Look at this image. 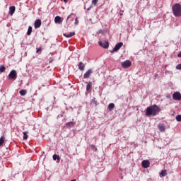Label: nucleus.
<instances>
[{"instance_id":"obj_1","label":"nucleus","mask_w":181,"mask_h":181,"mask_svg":"<svg viewBox=\"0 0 181 181\" xmlns=\"http://www.w3.org/2000/svg\"><path fill=\"white\" fill-rule=\"evenodd\" d=\"M160 112V107H159L156 105H153L148 107L146 110V117H156Z\"/></svg>"},{"instance_id":"obj_2","label":"nucleus","mask_w":181,"mask_h":181,"mask_svg":"<svg viewBox=\"0 0 181 181\" xmlns=\"http://www.w3.org/2000/svg\"><path fill=\"white\" fill-rule=\"evenodd\" d=\"M172 11L174 16L179 18L181 16V6L179 4H175L172 7Z\"/></svg>"},{"instance_id":"obj_3","label":"nucleus","mask_w":181,"mask_h":181,"mask_svg":"<svg viewBox=\"0 0 181 181\" xmlns=\"http://www.w3.org/2000/svg\"><path fill=\"white\" fill-rule=\"evenodd\" d=\"M18 77V74H16V70H12L8 74V78L10 80H15Z\"/></svg>"},{"instance_id":"obj_4","label":"nucleus","mask_w":181,"mask_h":181,"mask_svg":"<svg viewBox=\"0 0 181 181\" xmlns=\"http://www.w3.org/2000/svg\"><path fill=\"white\" fill-rule=\"evenodd\" d=\"M131 65H132V63H131V61L129 60H126L122 62V67H123V69H128L131 67Z\"/></svg>"},{"instance_id":"obj_5","label":"nucleus","mask_w":181,"mask_h":181,"mask_svg":"<svg viewBox=\"0 0 181 181\" xmlns=\"http://www.w3.org/2000/svg\"><path fill=\"white\" fill-rule=\"evenodd\" d=\"M124 45V43L122 42H119L118 44H117L115 47L113 48V49L111 51V53H114V52H118V50H119L120 48L122 47V46Z\"/></svg>"},{"instance_id":"obj_6","label":"nucleus","mask_w":181,"mask_h":181,"mask_svg":"<svg viewBox=\"0 0 181 181\" xmlns=\"http://www.w3.org/2000/svg\"><path fill=\"white\" fill-rule=\"evenodd\" d=\"M173 100H175V101H180L181 100V94L179 92H175L173 95Z\"/></svg>"},{"instance_id":"obj_7","label":"nucleus","mask_w":181,"mask_h":181,"mask_svg":"<svg viewBox=\"0 0 181 181\" xmlns=\"http://www.w3.org/2000/svg\"><path fill=\"white\" fill-rule=\"evenodd\" d=\"M141 166H143V168H144V169H148V168H149V166H151V163L148 160H144L141 162Z\"/></svg>"},{"instance_id":"obj_8","label":"nucleus","mask_w":181,"mask_h":181,"mask_svg":"<svg viewBox=\"0 0 181 181\" xmlns=\"http://www.w3.org/2000/svg\"><path fill=\"white\" fill-rule=\"evenodd\" d=\"M98 44H99V46H101V47H103V49H108V46H110V44H108V42L107 41H104V42L100 41Z\"/></svg>"},{"instance_id":"obj_9","label":"nucleus","mask_w":181,"mask_h":181,"mask_svg":"<svg viewBox=\"0 0 181 181\" xmlns=\"http://www.w3.org/2000/svg\"><path fill=\"white\" fill-rule=\"evenodd\" d=\"M42 26V21L40 19H37L34 23L35 29H39Z\"/></svg>"},{"instance_id":"obj_10","label":"nucleus","mask_w":181,"mask_h":181,"mask_svg":"<svg viewBox=\"0 0 181 181\" xmlns=\"http://www.w3.org/2000/svg\"><path fill=\"white\" fill-rule=\"evenodd\" d=\"M93 74V69H88L84 74L83 78H90V76Z\"/></svg>"},{"instance_id":"obj_11","label":"nucleus","mask_w":181,"mask_h":181,"mask_svg":"<svg viewBox=\"0 0 181 181\" xmlns=\"http://www.w3.org/2000/svg\"><path fill=\"white\" fill-rule=\"evenodd\" d=\"M54 22L55 23H62V22H63V18H62V17L57 16L54 18Z\"/></svg>"},{"instance_id":"obj_12","label":"nucleus","mask_w":181,"mask_h":181,"mask_svg":"<svg viewBox=\"0 0 181 181\" xmlns=\"http://www.w3.org/2000/svg\"><path fill=\"white\" fill-rule=\"evenodd\" d=\"M16 7L15 6H10L9 7V14L10 15H13V13H15V11H16Z\"/></svg>"},{"instance_id":"obj_13","label":"nucleus","mask_w":181,"mask_h":181,"mask_svg":"<svg viewBox=\"0 0 181 181\" xmlns=\"http://www.w3.org/2000/svg\"><path fill=\"white\" fill-rule=\"evenodd\" d=\"M158 128L160 132H165V125L160 124H158Z\"/></svg>"},{"instance_id":"obj_14","label":"nucleus","mask_w":181,"mask_h":181,"mask_svg":"<svg viewBox=\"0 0 181 181\" xmlns=\"http://www.w3.org/2000/svg\"><path fill=\"white\" fill-rule=\"evenodd\" d=\"M86 67V65L83 64V62H79L78 64V69L81 70V71H83L84 70V68Z\"/></svg>"},{"instance_id":"obj_15","label":"nucleus","mask_w":181,"mask_h":181,"mask_svg":"<svg viewBox=\"0 0 181 181\" xmlns=\"http://www.w3.org/2000/svg\"><path fill=\"white\" fill-rule=\"evenodd\" d=\"M109 111H112V110H114V108H115V105L114 103H110L108 105L107 107Z\"/></svg>"},{"instance_id":"obj_16","label":"nucleus","mask_w":181,"mask_h":181,"mask_svg":"<svg viewBox=\"0 0 181 181\" xmlns=\"http://www.w3.org/2000/svg\"><path fill=\"white\" fill-rule=\"evenodd\" d=\"M74 35H76V33L71 32L69 34H64V36H65V37H73Z\"/></svg>"},{"instance_id":"obj_17","label":"nucleus","mask_w":181,"mask_h":181,"mask_svg":"<svg viewBox=\"0 0 181 181\" xmlns=\"http://www.w3.org/2000/svg\"><path fill=\"white\" fill-rule=\"evenodd\" d=\"M66 128H72V127H74V122H69L66 124Z\"/></svg>"},{"instance_id":"obj_18","label":"nucleus","mask_w":181,"mask_h":181,"mask_svg":"<svg viewBox=\"0 0 181 181\" xmlns=\"http://www.w3.org/2000/svg\"><path fill=\"white\" fill-rule=\"evenodd\" d=\"M5 142V136H2L0 138V146H4V143Z\"/></svg>"},{"instance_id":"obj_19","label":"nucleus","mask_w":181,"mask_h":181,"mask_svg":"<svg viewBox=\"0 0 181 181\" xmlns=\"http://www.w3.org/2000/svg\"><path fill=\"white\" fill-rule=\"evenodd\" d=\"M92 83L91 82H88L87 86H86V91H90V89L91 88V86H92Z\"/></svg>"},{"instance_id":"obj_20","label":"nucleus","mask_w":181,"mask_h":181,"mask_svg":"<svg viewBox=\"0 0 181 181\" xmlns=\"http://www.w3.org/2000/svg\"><path fill=\"white\" fill-rule=\"evenodd\" d=\"M28 93V91L26 90H21L19 91V93L21 94V95H26V93Z\"/></svg>"},{"instance_id":"obj_21","label":"nucleus","mask_w":181,"mask_h":181,"mask_svg":"<svg viewBox=\"0 0 181 181\" xmlns=\"http://www.w3.org/2000/svg\"><path fill=\"white\" fill-rule=\"evenodd\" d=\"M31 33H32V26H29L27 31L28 36H30Z\"/></svg>"},{"instance_id":"obj_22","label":"nucleus","mask_w":181,"mask_h":181,"mask_svg":"<svg viewBox=\"0 0 181 181\" xmlns=\"http://www.w3.org/2000/svg\"><path fill=\"white\" fill-rule=\"evenodd\" d=\"M5 70H6V68L5 67V66L1 65L0 66V73H4L5 72Z\"/></svg>"},{"instance_id":"obj_23","label":"nucleus","mask_w":181,"mask_h":181,"mask_svg":"<svg viewBox=\"0 0 181 181\" xmlns=\"http://www.w3.org/2000/svg\"><path fill=\"white\" fill-rule=\"evenodd\" d=\"M160 175V176H166V175H168V173H166V170H161V173Z\"/></svg>"},{"instance_id":"obj_24","label":"nucleus","mask_w":181,"mask_h":181,"mask_svg":"<svg viewBox=\"0 0 181 181\" xmlns=\"http://www.w3.org/2000/svg\"><path fill=\"white\" fill-rule=\"evenodd\" d=\"M23 140L25 141L26 139H28V133L26 132H24L23 133Z\"/></svg>"},{"instance_id":"obj_25","label":"nucleus","mask_w":181,"mask_h":181,"mask_svg":"<svg viewBox=\"0 0 181 181\" xmlns=\"http://www.w3.org/2000/svg\"><path fill=\"white\" fill-rule=\"evenodd\" d=\"M90 148H91V149H93V151H95V152H97L98 148H97V147H95V146L94 144H91V145H90Z\"/></svg>"},{"instance_id":"obj_26","label":"nucleus","mask_w":181,"mask_h":181,"mask_svg":"<svg viewBox=\"0 0 181 181\" xmlns=\"http://www.w3.org/2000/svg\"><path fill=\"white\" fill-rule=\"evenodd\" d=\"M175 119H176L178 122H180V121H181V115H177Z\"/></svg>"},{"instance_id":"obj_27","label":"nucleus","mask_w":181,"mask_h":181,"mask_svg":"<svg viewBox=\"0 0 181 181\" xmlns=\"http://www.w3.org/2000/svg\"><path fill=\"white\" fill-rule=\"evenodd\" d=\"M53 159H54V160H57V159L59 160V159H60V157L59 156L54 154L53 156Z\"/></svg>"},{"instance_id":"obj_28","label":"nucleus","mask_w":181,"mask_h":181,"mask_svg":"<svg viewBox=\"0 0 181 181\" xmlns=\"http://www.w3.org/2000/svg\"><path fill=\"white\" fill-rule=\"evenodd\" d=\"M176 69L177 70H181V64H179L178 65H177Z\"/></svg>"},{"instance_id":"obj_29","label":"nucleus","mask_w":181,"mask_h":181,"mask_svg":"<svg viewBox=\"0 0 181 181\" xmlns=\"http://www.w3.org/2000/svg\"><path fill=\"white\" fill-rule=\"evenodd\" d=\"M97 2H98V0H93V1H92V4H93V5H97Z\"/></svg>"},{"instance_id":"obj_30","label":"nucleus","mask_w":181,"mask_h":181,"mask_svg":"<svg viewBox=\"0 0 181 181\" xmlns=\"http://www.w3.org/2000/svg\"><path fill=\"white\" fill-rule=\"evenodd\" d=\"M75 25H78V18L77 17L75 18Z\"/></svg>"},{"instance_id":"obj_31","label":"nucleus","mask_w":181,"mask_h":181,"mask_svg":"<svg viewBox=\"0 0 181 181\" xmlns=\"http://www.w3.org/2000/svg\"><path fill=\"white\" fill-rule=\"evenodd\" d=\"M39 52H42V49L39 48L38 49H37V53H39Z\"/></svg>"},{"instance_id":"obj_32","label":"nucleus","mask_w":181,"mask_h":181,"mask_svg":"<svg viewBox=\"0 0 181 181\" xmlns=\"http://www.w3.org/2000/svg\"><path fill=\"white\" fill-rule=\"evenodd\" d=\"M177 57L181 58V51H180V52L177 54Z\"/></svg>"},{"instance_id":"obj_33","label":"nucleus","mask_w":181,"mask_h":181,"mask_svg":"<svg viewBox=\"0 0 181 181\" xmlns=\"http://www.w3.org/2000/svg\"><path fill=\"white\" fill-rule=\"evenodd\" d=\"M70 16H71V15H69V16L67 17V21H69V19H70Z\"/></svg>"},{"instance_id":"obj_34","label":"nucleus","mask_w":181,"mask_h":181,"mask_svg":"<svg viewBox=\"0 0 181 181\" xmlns=\"http://www.w3.org/2000/svg\"><path fill=\"white\" fill-rule=\"evenodd\" d=\"M67 1V0H64V2H66Z\"/></svg>"}]
</instances>
